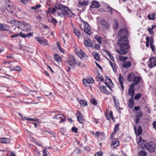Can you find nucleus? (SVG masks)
Returning <instances> with one entry per match:
<instances>
[{"instance_id": "obj_1", "label": "nucleus", "mask_w": 156, "mask_h": 156, "mask_svg": "<svg viewBox=\"0 0 156 156\" xmlns=\"http://www.w3.org/2000/svg\"><path fill=\"white\" fill-rule=\"evenodd\" d=\"M128 39L126 36L123 35L121 37L117 43L119 47V49L116 50V51L121 55L126 54L129 48V45L128 44Z\"/></svg>"}, {"instance_id": "obj_2", "label": "nucleus", "mask_w": 156, "mask_h": 156, "mask_svg": "<svg viewBox=\"0 0 156 156\" xmlns=\"http://www.w3.org/2000/svg\"><path fill=\"white\" fill-rule=\"evenodd\" d=\"M55 7L57 9L60 10L62 11L58 13V14L59 16H67L69 15V13L68 12L69 9L68 7L60 4H57L55 5Z\"/></svg>"}, {"instance_id": "obj_3", "label": "nucleus", "mask_w": 156, "mask_h": 156, "mask_svg": "<svg viewBox=\"0 0 156 156\" xmlns=\"http://www.w3.org/2000/svg\"><path fill=\"white\" fill-rule=\"evenodd\" d=\"M5 5L6 8L9 12L12 13H13L14 14H16L15 11L16 7L14 5L12 2L9 0H6Z\"/></svg>"}, {"instance_id": "obj_4", "label": "nucleus", "mask_w": 156, "mask_h": 156, "mask_svg": "<svg viewBox=\"0 0 156 156\" xmlns=\"http://www.w3.org/2000/svg\"><path fill=\"white\" fill-rule=\"evenodd\" d=\"M144 146L150 152L153 153L155 150V144L152 142H149L144 144Z\"/></svg>"}, {"instance_id": "obj_5", "label": "nucleus", "mask_w": 156, "mask_h": 156, "mask_svg": "<svg viewBox=\"0 0 156 156\" xmlns=\"http://www.w3.org/2000/svg\"><path fill=\"white\" fill-rule=\"evenodd\" d=\"M127 79L129 81L131 82L133 81V83H138V84L140 82L141 80L139 76L136 77L134 74L133 73L130 74L128 76Z\"/></svg>"}, {"instance_id": "obj_6", "label": "nucleus", "mask_w": 156, "mask_h": 156, "mask_svg": "<svg viewBox=\"0 0 156 156\" xmlns=\"http://www.w3.org/2000/svg\"><path fill=\"white\" fill-rule=\"evenodd\" d=\"M138 84V83H132L129 87L128 90V94L131 96V98H133L135 94V86Z\"/></svg>"}, {"instance_id": "obj_7", "label": "nucleus", "mask_w": 156, "mask_h": 156, "mask_svg": "<svg viewBox=\"0 0 156 156\" xmlns=\"http://www.w3.org/2000/svg\"><path fill=\"white\" fill-rule=\"evenodd\" d=\"M33 35V33H30L27 34H24L21 32H20L19 34H14L10 36L12 38H13L17 37L19 35L23 38H25L26 37H30L32 36Z\"/></svg>"}, {"instance_id": "obj_8", "label": "nucleus", "mask_w": 156, "mask_h": 156, "mask_svg": "<svg viewBox=\"0 0 156 156\" xmlns=\"http://www.w3.org/2000/svg\"><path fill=\"white\" fill-rule=\"evenodd\" d=\"M83 24H80V27L82 28V25H83L84 27V30L86 33L88 35H90L91 34V32L90 30V27L89 24L84 21H83Z\"/></svg>"}, {"instance_id": "obj_9", "label": "nucleus", "mask_w": 156, "mask_h": 156, "mask_svg": "<svg viewBox=\"0 0 156 156\" xmlns=\"http://www.w3.org/2000/svg\"><path fill=\"white\" fill-rule=\"evenodd\" d=\"M149 63L148 66L150 68H152L156 66V59L154 57H151L149 59Z\"/></svg>"}, {"instance_id": "obj_10", "label": "nucleus", "mask_w": 156, "mask_h": 156, "mask_svg": "<svg viewBox=\"0 0 156 156\" xmlns=\"http://www.w3.org/2000/svg\"><path fill=\"white\" fill-rule=\"evenodd\" d=\"M66 61L70 65L73 66L75 63V59L72 56H69Z\"/></svg>"}, {"instance_id": "obj_11", "label": "nucleus", "mask_w": 156, "mask_h": 156, "mask_svg": "<svg viewBox=\"0 0 156 156\" xmlns=\"http://www.w3.org/2000/svg\"><path fill=\"white\" fill-rule=\"evenodd\" d=\"M36 39L41 44H43L44 45H48L47 43V41L43 38L41 37H37L36 38Z\"/></svg>"}, {"instance_id": "obj_12", "label": "nucleus", "mask_w": 156, "mask_h": 156, "mask_svg": "<svg viewBox=\"0 0 156 156\" xmlns=\"http://www.w3.org/2000/svg\"><path fill=\"white\" fill-rule=\"evenodd\" d=\"M85 119L83 115L79 111V122L82 125L81 127H83V123L85 122Z\"/></svg>"}, {"instance_id": "obj_13", "label": "nucleus", "mask_w": 156, "mask_h": 156, "mask_svg": "<svg viewBox=\"0 0 156 156\" xmlns=\"http://www.w3.org/2000/svg\"><path fill=\"white\" fill-rule=\"evenodd\" d=\"M100 6V5L98 2L93 1L91 2L90 7L91 8H98Z\"/></svg>"}, {"instance_id": "obj_14", "label": "nucleus", "mask_w": 156, "mask_h": 156, "mask_svg": "<svg viewBox=\"0 0 156 156\" xmlns=\"http://www.w3.org/2000/svg\"><path fill=\"white\" fill-rule=\"evenodd\" d=\"M134 129L135 133L137 136H139L142 133V129L141 127L140 126H138L137 130H136V127L135 126L134 127Z\"/></svg>"}, {"instance_id": "obj_15", "label": "nucleus", "mask_w": 156, "mask_h": 156, "mask_svg": "<svg viewBox=\"0 0 156 156\" xmlns=\"http://www.w3.org/2000/svg\"><path fill=\"white\" fill-rule=\"evenodd\" d=\"M100 23L101 25L104 27L105 28L108 29L109 27V24L108 23L106 22L105 20L102 19L100 20Z\"/></svg>"}, {"instance_id": "obj_16", "label": "nucleus", "mask_w": 156, "mask_h": 156, "mask_svg": "<svg viewBox=\"0 0 156 156\" xmlns=\"http://www.w3.org/2000/svg\"><path fill=\"white\" fill-rule=\"evenodd\" d=\"M87 56V55L80 49V51L79 52V57L81 60H85Z\"/></svg>"}, {"instance_id": "obj_17", "label": "nucleus", "mask_w": 156, "mask_h": 156, "mask_svg": "<svg viewBox=\"0 0 156 156\" xmlns=\"http://www.w3.org/2000/svg\"><path fill=\"white\" fill-rule=\"evenodd\" d=\"M105 79L106 81L105 84L109 88L110 86L112 84V82L111 79L108 76H106Z\"/></svg>"}, {"instance_id": "obj_18", "label": "nucleus", "mask_w": 156, "mask_h": 156, "mask_svg": "<svg viewBox=\"0 0 156 156\" xmlns=\"http://www.w3.org/2000/svg\"><path fill=\"white\" fill-rule=\"evenodd\" d=\"M134 105L133 98H130L128 100V105L129 107L130 108H132L133 107Z\"/></svg>"}, {"instance_id": "obj_19", "label": "nucleus", "mask_w": 156, "mask_h": 156, "mask_svg": "<svg viewBox=\"0 0 156 156\" xmlns=\"http://www.w3.org/2000/svg\"><path fill=\"white\" fill-rule=\"evenodd\" d=\"M119 145V142L118 141L113 140L111 145V147L114 149L117 147Z\"/></svg>"}, {"instance_id": "obj_20", "label": "nucleus", "mask_w": 156, "mask_h": 156, "mask_svg": "<svg viewBox=\"0 0 156 156\" xmlns=\"http://www.w3.org/2000/svg\"><path fill=\"white\" fill-rule=\"evenodd\" d=\"M105 116L107 119L108 120H110L111 119V118H112V120L114 119V118L113 115V112L112 111H110V113L108 112V113H105Z\"/></svg>"}, {"instance_id": "obj_21", "label": "nucleus", "mask_w": 156, "mask_h": 156, "mask_svg": "<svg viewBox=\"0 0 156 156\" xmlns=\"http://www.w3.org/2000/svg\"><path fill=\"white\" fill-rule=\"evenodd\" d=\"M131 66V62L128 61L124 62L122 65V67L124 68H128Z\"/></svg>"}, {"instance_id": "obj_22", "label": "nucleus", "mask_w": 156, "mask_h": 156, "mask_svg": "<svg viewBox=\"0 0 156 156\" xmlns=\"http://www.w3.org/2000/svg\"><path fill=\"white\" fill-rule=\"evenodd\" d=\"M10 141L9 138H2L0 139V142L2 143H9Z\"/></svg>"}, {"instance_id": "obj_23", "label": "nucleus", "mask_w": 156, "mask_h": 156, "mask_svg": "<svg viewBox=\"0 0 156 156\" xmlns=\"http://www.w3.org/2000/svg\"><path fill=\"white\" fill-rule=\"evenodd\" d=\"M8 27L4 24H0V30L4 31L8 29Z\"/></svg>"}, {"instance_id": "obj_24", "label": "nucleus", "mask_w": 156, "mask_h": 156, "mask_svg": "<svg viewBox=\"0 0 156 156\" xmlns=\"http://www.w3.org/2000/svg\"><path fill=\"white\" fill-rule=\"evenodd\" d=\"M100 89L101 92L105 93L107 94H109V93L106 90V87L103 86H101L100 87Z\"/></svg>"}, {"instance_id": "obj_25", "label": "nucleus", "mask_w": 156, "mask_h": 156, "mask_svg": "<svg viewBox=\"0 0 156 156\" xmlns=\"http://www.w3.org/2000/svg\"><path fill=\"white\" fill-rule=\"evenodd\" d=\"M113 100L115 104V106L116 109L119 111L120 110V108L119 107V104L118 100L116 101L115 98H113Z\"/></svg>"}, {"instance_id": "obj_26", "label": "nucleus", "mask_w": 156, "mask_h": 156, "mask_svg": "<svg viewBox=\"0 0 156 156\" xmlns=\"http://www.w3.org/2000/svg\"><path fill=\"white\" fill-rule=\"evenodd\" d=\"M127 30L126 28L125 27L119 30V34L120 36H121V34H125V33H127Z\"/></svg>"}, {"instance_id": "obj_27", "label": "nucleus", "mask_w": 156, "mask_h": 156, "mask_svg": "<svg viewBox=\"0 0 156 156\" xmlns=\"http://www.w3.org/2000/svg\"><path fill=\"white\" fill-rule=\"evenodd\" d=\"M87 84L89 85L90 83H94V80L93 78L91 77H89L87 78Z\"/></svg>"}, {"instance_id": "obj_28", "label": "nucleus", "mask_w": 156, "mask_h": 156, "mask_svg": "<svg viewBox=\"0 0 156 156\" xmlns=\"http://www.w3.org/2000/svg\"><path fill=\"white\" fill-rule=\"evenodd\" d=\"M93 55L95 59L97 60L98 61L100 60V56L99 54L97 53H93Z\"/></svg>"}, {"instance_id": "obj_29", "label": "nucleus", "mask_w": 156, "mask_h": 156, "mask_svg": "<svg viewBox=\"0 0 156 156\" xmlns=\"http://www.w3.org/2000/svg\"><path fill=\"white\" fill-rule=\"evenodd\" d=\"M22 27H24L23 30H27L30 29V27L29 24H23L22 25Z\"/></svg>"}, {"instance_id": "obj_30", "label": "nucleus", "mask_w": 156, "mask_h": 156, "mask_svg": "<svg viewBox=\"0 0 156 156\" xmlns=\"http://www.w3.org/2000/svg\"><path fill=\"white\" fill-rule=\"evenodd\" d=\"M79 102L82 106L84 107L87 105V102L84 100H80Z\"/></svg>"}, {"instance_id": "obj_31", "label": "nucleus", "mask_w": 156, "mask_h": 156, "mask_svg": "<svg viewBox=\"0 0 156 156\" xmlns=\"http://www.w3.org/2000/svg\"><path fill=\"white\" fill-rule=\"evenodd\" d=\"M88 1H83V2L79 1V4L81 6H86L88 5Z\"/></svg>"}, {"instance_id": "obj_32", "label": "nucleus", "mask_w": 156, "mask_h": 156, "mask_svg": "<svg viewBox=\"0 0 156 156\" xmlns=\"http://www.w3.org/2000/svg\"><path fill=\"white\" fill-rule=\"evenodd\" d=\"M94 37V38L98 41V43L99 44H101L102 43V42L101 41V37L96 35Z\"/></svg>"}, {"instance_id": "obj_33", "label": "nucleus", "mask_w": 156, "mask_h": 156, "mask_svg": "<svg viewBox=\"0 0 156 156\" xmlns=\"http://www.w3.org/2000/svg\"><path fill=\"white\" fill-rule=\"evenodd\" d=\"M128 58L127 57H124L121 55H120L119 57V60L122 62L125 61Z\"/></svg>"}, {"instance_id": "obj_34", "label": "nucleus", "mask_w": 156, "mask_h": 156, "mask_svg": "<svg viewBox=\"0 0 156 156\" xmlns=\"http://www.w3.org/2000/svg\"><path fill=\"white\" fill-rule=\"evenodd\" d=\"M54 57L55 58V59L56 61L57 62H59V60H60V58H61L57 54H55L54 55Z\"/></svg>"}, {"instance_id": "obj_35", "label": "nucleus", "mask_w": 156, "mask_h": 156, "mask_svg": "<svg viewBox=\"0 0 156 156\" xmlns=\"http://www.w3.org/2000/svg\"><path fill=\"white\" fill-rule=\"evenodd\" d=\"M114 23L113 26V28L115 29H117L118 27V24L117 21L116 20H114Z\"/></svg>"}, {"instance_id": "obj_36", "label": "nucleus", "mask_w": 156, "mask_h": 156, "mask_svg": "<svg viewBox=\"0 0 156 156\" xmlns=\"http://www.w3.org/2000/svg\"><path fill=\"white\" fill-rule=\"evenodd\" d=\"M84 43L85 45L87 47H92V46H93L91 43L89 42L87 40H85L84 41Z\"/></svg>"}, {"instance_id": "obj_37", "label": "nucleus", "mask_w": 156, "mask_h": 156, "mask_svg": "<svg viewBox=\"0 0 156 156\" xmlns=\"http://www.w3.org/2000/svg\"><path fill=\"white\" fill-rule=\"evenodd\" d=\"M147 153L144 151H141L139 153V156H147Z\"/></svg>"}, {"instance_id": "obj_38", "label": "nucleus", "mask_w": 156, "mask_h": 156, "mask_svg": "<svg viewBox=\"0 0 156 156\" xmlns=\"http://www.w3.org/2000/svg\"><path fill=\"white\" fill-rule=\"evenodd\" d=\"M119 124H118L116 125L115 126L114 130V133H116V132L119 129Z\"/></svg>"}, {"instance_id": "obj_39", "label": "nucleus", "mask_w": 156, "mask_h": 156, "mask_svg": "<svg viewBox=\"0 0 156 156\" xmlns=\"http://www.w3.org/2000/svg\"><path fill=\"white\" fill-rule=\"evenodd\" d=\"M119 80L120 84H121L122 83H123L124 79L123 76L120 74H119Z\"/></svg>"}, {"instance_id": "obj_40", "label": "nucleus", "mask_w": 156, "mask_h": 156, "mask_svg": "<svg viewBox=\"0 0 156 156\" xmlns=\"http://www.w3.org/2000/svg\"><path fill=\"white\" fill-rule=\"evenodd\" d=\"M147 17L150 20H154L155 18L154 14H153L151 15L150 14H149Z\"/></svg>"}, {"instance_id": "obj_41", "label": "nucleus", "mask_w": 156, "mask_h": 156, "mask_svg": "<svg viewBox=\"0 0 156 156\" xmlns=\"http://www.w3.org/2000/svg\"><path fill=\"white\" fill-rule=\"evenodd\" d=\"M73 32L74 34L77 36H78V30L77 28L76 27H73Z\"/></svg>"}, {"instance_id": "obj_42", "label": "nucleus", "mask_w": 156, "mask_h": 156, "mask_svg": "<svg viewBox=\"0 0 156 156\" xmlns=\"http://www.w3.org/2000/svg\"><path fill=\"white\" fill-rule=\"evenodd\" d=\"M141 93H139L138 94L136 95L134 97V99L135 100H139V98L141 96Z\"/></svg>"}, {"instance_id": "obj_43", "label": "nucleus", "mask_w": 156, "mask_h": 156, "mask_svg": "<svg viewBox=\"0 0 156 156\" xmlns=\"http://www.w3.org/2000/svg\"><path fill=\"white\" fill-rule=\"evenodd\" d=\"M61 115H62L61 114L56 115L53 117V119H60V118H61Z\"/></svg>"}, {"instance_id": "obj_44", "label": "nucleus", "mask_w": 156, "mask_h": 156, "mask_svg": "<svg viewBox=\"0 0 156 156\" xmlns=\"http://www.w3.org/2000/svg\"><path fill=\"white\" fill-rule=\"evenodd\" d=\"M41 7L40 5H36L35 6L32 7L31 9L34 10H36L38 8H39Z\"/></svg>"}, {"instance_id": "obj_45", "label": "nucleus", "mask_w": 156, "mask_h": 156, "mask_svg": "<svg viewBox=\"0 0 156 156\" xmlns=\"http://www.w3.org/2000/svg\"><path fill=\"white\" fill-rule=\"evenodd\" d=\"M146 39L147 40L146 43V46L147 47H149V42L150 38L149 36H147L146 37Z\"/></svg>"}, {"instance_id": "obj_46", "label": "nucleus", "mask_w": 156, "mask_h": 156, "mask_svg": "<svg viewBox=\"0 0 156 156\" xmlns=\"http://www.w3.org/2000/svg\"><path fill=\"white\" fill-rule=\"evenodd\" d=\"M57 47H58L59 51L61 52H64V51H63L62 48L61 47L60 44L58 42L57 43Z\"/></svg>"}, {"instance_id": "obj_47", "label": "nucleus", "mask_w": 156, "mask_h": 156, "mask_svg": "<svg viewBox=\"0 0 156 156\" xmlns=\"http://www.w3.org/2000/svg\"><path fill=\"white\" fill-rule=\"evenodd\" d=\"M143 113L141 112H139L137 113L136 116L140 118H141L143 116Z\"/></svg>"}, {"instance_id": "obj_48", "label": "nucleus", "mask_w": 156, "mask_h": 156, "mask_svg": "<svg viewBox=\"0 0 156 156\" xmlns=\"http://www.w3.org/2000/svg\"><path fill=\"white\" fill-rule=\"evenodd\" d=\"M52 20L51 22L54 25H56V23H57V21L54 18L52 17Z\"/></svg>"}, {"instance_id": "obj_49", "label": "nucleus", "mask_w": 156, "mask_h": 156, "mask_svg": "<svg viewBox=\"0 0 156 156\" xmlns=\"http://www.w3.org/2000/svg\"><path fill=\"white\" fill-rule=\"evenodd\" d=\"M21 70L20 67L19 66H17L14 68L13 69H12V71H19Z\"/></svg>"}, {"instance_id": "obj_50", "label": "nucleus", "mask_w": 156, "mask_h": 156, "mask_svg": "<svg viewBox=\"0 0 156 156\" xmlns=\"http://www.w3.org/2000/svg\"><path fill=\"white\" fill-rule=\"evenodd\" d=\"M79 66H80V67L82 68H85L86 67V65L83 63H81L80 62H79Z\"/></svg>"}, {"instance_id": "obj_51", "label": "nucleus", "mask_w": 156, "mask_h": 156, "mask_svg": "<svg viewBox=\"0 0 156 156\" xmlns=\"http://www.w3.org/2000/svg\"><path fill=\"white\" fill-rule=\"evenodd\" d=\"M83 83L84 85L87 86H88L89 85L87 84V82L86 79H84L83 80Z\"/></svg>"}, {"instance_id": "obj_52", "label": "nucleus", "mask_w": 156, "mask_h": 156, "mask_svg": "<svg viewBox=\"0 0 156 156\" xmlns=\"http://www.w3.org/2000/svg\"><path fill=\"white\" fill-rule=\"evenodd\" d=\"M91 102L93 105H96L97 104V102L95 99H92L91 100Z\"/></svg>"}, {"instance_id": "obj_53", "label": "nucleus", "mask_w": 156, "mask_h": 156, "mask_svg": "<svg viewBox=\"0 0 156 156\" xmlns=\"http://www.w3.org/2000/svg\"><path fill=\"white\" fill-rule=\"evenodd\" d=\"M72 131L75 133H77L78 132L77 128H76V127L74 126L72 128Z\"/></svg>"}, {"instance_id": "obj_54", "label": "nucleus", "mask_w": 156, "mask_h": 156, "mask_svg": "<svg viewBox=\"0 0 156 156\" xmlns=\"http://www.w3.org/2000/svg\"><path fill=\"white\" fill-rule=\"evenodd\" d=\"M102 153L100 151L97 152L94 155V156H102Z\"/></svg>"}, {"instance_id": "obj_55", "label": "nucleus", "mask_w": 156, "mask_h": 156, "mask_svg": "<svg viewBox=\"0 0 156 156\" xmlns=\"http://www.w3.org/2000/svg\"><path fill=\"white\" fill-rule=\"evenodd\" d=\"M48 152V151L45 149H44L43 150V156H48L47 154Z\"/></svg>"}, {"instance_id": "obj_56", "label": "nucleus", "mask_w": 156, "mask_h": 156, "mask_svg": "<svg viewBox=\"0 0 156 156\" xmlns=\"http://www.w3.org/2000/svg\"><path fill=\"white\" fill-rule=\"evenodd\" d=\"M56 9H57L55 7V8H52L51 9V14H54L55 12H56Z\"/></svg>"}, {"instance_id": "obj_57", "label": "nucleus", "mask_w": 156, "mask_h": 156, "mask_svg": "<svg viewBox=\"0 0 156 156\" xmlns=\"http://www.w3.org/2000/svg\"><path fill=\"white\" fill-rule=\"evenodd\" d=\"M95 135L96 137L98 139L99 138L100 136V133L99 132H97L95 133Z\"/></svg>"}, {"instance_id": "obj_58", "label": "nucleus", "mask_w": 156, "mask_h": 156, "mask_svg": "<svg viewBox=\"0 0 156 156\" xmlns=\"http://www.w3.org/2000/svg\"><path fill=\"white\" fill-rule=\"evenodd\" d=\"M107 8L109 9L108 12H110L111 14H112L113 13V9L112 8L110 7L109 6H108Z\"/></svg>"}, {"instance_id": "obj_59", "label": "nucleus", "mask_w": 156, "mask_h": 156, "mask_svg": "<svg viewBox=\"0 0 156 156\" xmlns=\"http://www.w3.org/2000/svg\"><path fill=\"white\" fill-rule=\"evenodd\" d=\"M140 118L136 116V119H135V121H136V124H137L140 122Z\"/></svg>"}, {"instance_id": "obj_60", "label": "nucleus", "mask_w": 156, "mask_h": 156, "mask_svg": "<svg viewBox=\"0 0 156 156\" xmlns=\"http://www.w3.org/2000/svg\"><path fill=\"white\" fill-rule=\"evenodd\" d=\"M153 30L150 28H149L148 29V31L149 32V33L151 34H154V32L153 31Z\"/></svg>"}, {"instance_id": "obj_61", "label": "nucleus", "mask_w": 156, "mask_h": 156, "mask_svg": "<svg viewBox=\"0 0 156 156\" xmlns=\"http://www.w3.org/2000/svg\"><path fill=\"white\" fill-rule=\"evenodd\" d=\"M94 47L96 49L98 50L100 48V46L98 44H95L94 46Z\"/></svg>"}, {"instance_id": "obj_62", "label": "nucleus", "mask_w": 156, "mask_h": 156, "mask_svg": "<svg viewBox=\"0 0 156 156\" xmlns=\"http://www.w3.org/2000/svg\"><path fill=\"white\" fill-rule=\"evenodd\" d=\"M150 46L152 49V51L153 52H154L155 50V46H154V45H150Z\"/></svg>"}, {"instance_id": "obj_63", "label": "nucleus", "mask_w": 156, "mask_h": 156, "mask_svg": "<svg viewBox=\"0 0 156 156\" xmlns=\"http://www.w3.org/2000/svg\"><path fill=\"white\" fill-rule=\"evenodd\" d=\"M154 41L153 39L151 38L150 40V46L151 45H154Z\"/></svg>"}, {"instance_id": "obj_64", "label": "nucleus", "mask_w": 156, "mask_h": 156, "mask_svg": "<svg viewBox=\"0 0 156 156\" xmlns=\"http://www.w3.org/2000/svg\"><path fill=\"white\" fill-rule=\"evenodd\" d=\"M153 128L155 129H156V121H154L153 122Z\"/></svg>"}]
</instances>
